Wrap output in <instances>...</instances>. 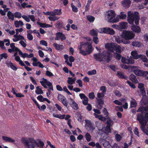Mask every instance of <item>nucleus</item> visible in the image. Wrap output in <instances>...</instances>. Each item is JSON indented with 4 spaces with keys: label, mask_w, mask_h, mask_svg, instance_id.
Instances as JSON below:
<instances>
[{
    "label": "nucleus",
    "mask_w": 148,
    "mask_h": 148,
    "mask_svg": "<svg viewBox=\"0 0 148 148\" xmlns=\"http://www.w3.org/2000/svg\"><path fill=\"white\" fill-rule=\"evenodd\" d=\"M14 24L16 27H18L20 26H22L24 25L23 22L21 20L15 21Z\"/></svg>",
    "instance_id": "nucleus-34"
},
{
    "label": "nucleus",
    "mask_w": 148,
    "mask_h": 148,
    "mask_svg": "<svg viewBox=\"0 0 148 148\" xmlns=\"http://www.w3.org/2000/svg\"><path fill=\"white\" fill-rule=\"evenodd\" d=\"M8 10V8H7L6 9H4V10H3L2 9H1L0 10V13L2 16L5 15V13Z\"/></svg>",
    "instance_id": "nucleus-51"
},
{
    "label": "nucleus",
    "mask_w": 148,
    "mask_h": 148,
    "mask_svg": "<svg viewBox=\"0 0 148 148\" xmlns=\"http://www.w3.org/2000/svg\"><path fill=\"white\" fill-rule=\"evenodd\" d=\"M2 138L3 140L5 142L10 143L13 144L15 143V140L11 137L3 136Z\"/></svg>",
    "instance_id": "nucleus-16"
},
{
    "label": "nucleus",
    "mask_w": 148,
    "mask_h": 148,
    "mask_svg": "<svg viewBox=\"0 0 148 148\" xmlns=\"http://www.w3.org/2000/svg\"><path fill=\"white\" fill-rule=\"evenodd\" d=\"M15 17L20 18L22 17L21 14V13L19 12H16L14 14Z\"/></svg>",
    "instance_id": "nucleus-53"
},
{
    "label": "nucleus",
    "mask_w": 148,
    "mask_h": 148,
    "mask_svg": "<svg viewBox=\"0 0 148 148\" xmlns=\"http://www.w3.org/2000/svg\"><path fill=\"white\" fill-rule=\"evenodd\" d=\"M115 45H116V43H107L105 45V47L106 49L113 52Z\"/></svg>",
    "instance_id": "nucleus-12"
},
{
    "label": "nucleus",
    "mask_w": 148,
    "mask_h": 148,
    "mask_svg": "<svg viewBox=\"0 0 148 148\" xmlns=\"http://www.w3.org/2000/svg\"><path fill=\"white\" fill-rule=\"evenodd\" d=\"M140 58L144 62H147L148 61V59L146 56L144 55H141V56Z\"/></svg>",
    "instance_id": "nucleus-54"
},
{
    "label": "nucleus",
    "mask_w": 148,
    "mask_h": 148,
    "mask_svg": "<svg viewBox=\"0 0 148 148\" xmlns=\"http://www.w3.org/2000/svg\"><path fill=\"white\" fill-rule=\"evenodd\" d=\"M79 96L80 98L82 99V103L84 105H86L88 102V98L83 93H80Z\"/></svg>",
    "instance_id": "nucleus-15"
},
{
    "label": "nucleus",
    "mask_w": 148,
    "mask_h": 148,
    "mask_svg": "<svg viewBox=\"0 0 148 148\" xmlns=\"http://www.w3.org/2000/svg\"><path fill=\"white\" fill-rule=\"evenodd\" d=\"M106 117L107 120V124L110 126H112L114 123V121L109 117L108 115L106 116Z\"/></svg>",
    "instance_id": "nucleus-35"
},
{
    "label": "nucleus",
    "mask_w": 148,
    "mask_h": 148,
    "mask_svg": "<svg viewBox=\"0 0 148 148\" xmlns=\"http://www.w3.org/2000/svg\"><path fill=\"white\" fill-rule=\"evenodd\" d=\"M18 52L19 55H20L21 57L23 58H27V53H23L20 50H19Z\"/></svg>",
    "instance_id": "nucleus-47"
},
{
    "label": "nucleus",
    "mask_w": 148,
    "mask_h": 148,
    "mask_svg": "<svg viewBox=\"0 0 148 148\" xmlns=\"http://www.w3.org/2000/svg\"><path fill=\"white\" fill-rule=\"evenodd\" d=\"M21 142L26 148H35L36 147V142L35 140L31 138H23Z\"/></svg>",
    "instance_id": "nucleus-6"
},
{
    "label": "nucleus",
    "mask_w": 148,
    "mask_h": 148,
    "mask_svg": "<svg viewBox=\"0 0 148 148\" xmlns=\"http://www.w3.org/2000/svg\"><path fill=\"white\" fill-rule=\"evenodd\" d=\"M130 0H124L122 2L121 4L123 7L127 8L130 6Z\"/></svg>",
    "instance_id": "nucleus-25"
},
{
    "label": "nucleus",
    "mask_w": 148,
    "mask_h": 148,
    "mask_svg": "<svg viewBox=\"0 0 148 148\" xmlns=\"http://www.w3.org/2000/svg\"><path fill=\"white\" fill-rule=\"evenodd\" d=\"M94 57L96 60L100 62L103 60L108 62L111 60L110 54L109 52L105 51L103 52L102 54L100 53L94 54Z\"/></svg>",
    "instance_id": "nucleus-3"
},
{
    "label": "nucleus",
    "mask_w": 148,
    "mask_h": 148,
    "mask_svg": "<svg viewBox=\"0 0 148 148\" xmlns=\"http://www.w3.org/2000/svg\"><path fill=\"white\" fill-rule=\"evenodd\" d=\"M85 121L86 123L85 127L86 129L89 132H92L95 130V127L94 124L91 123L90 120H85Z\"/></svg>",
    "instance_id": "nucleus-10"
},
{
    "label": "nucleus",
    "mask_w": 148,
    "mask_h": 148,
    "mask_svg": "<svg viewBox=\"0 0 148 148\" xmlns=\"http://www.w3.org/2000/svg\"><path fill=\"white\" fill-rule=\"evenodd\" d=\"M53 45L56 49L58 50H61L64 48V47L62 45L58 44L56 43H53Z\"/></svg>",
    "instance_id": "nucleus-32"
},
{
    "label": "nucleus",
    "mask_w": 148,
    "mask_h": 148,
    "mask_svg": "<svg viewBox=\"0 0 148 148\" xmlns=\"http://www.w3.org/2000/svg\"><path fill=\"white\" fill-rule=\"evenodd\" d=\"M132 44L133 46L136 47H142L143 46L142 43L137 41L133 42H132Z\"/></svg>",
    "instance_id": "nucleus-33"
},
{
    "label": "nucleus",
    "mask_w": 148,
    "mask_h": 148,
    "mask_svg": "<svg viewBox=\"0 0 148 148\" xmlns=\"http://www.w3.org/2000/svg\"><path fill=\"white\" fill-rule=\"evenodd\" d=\"M108 30V34L111 35H113L114 34L115 31L109 27Z\"/></svg>",
    "instance_id": "nucleus-58"
},
{
    "label": "nucleus",
    "mask_w": 148,
    "mask_h": 148,
    "mask_svg": "<svg viewBox=\"0 0 148 148\" xmlns=\"http://www.w3.org/2000/svg\"><path fill=\"white\" fill-rule=\"evenodd\" d=\"M117 75L120 78H123L126 79H127V77L122 72H121L118 71L117 72Z\"/></svg>",
    "instance_id": "nucleus-40"
},
{
    "label": "nucleus",
    "mask_w": 148,
    "mask_h": 148,
    "mask_svg": "<svg viewBox=\"0 0 148 148\" xmlns=\"http://www.w3.org/2000/svg\"><path fill=\"white\" fill-rule=\"evenodd\" d=\"M36 93L38 94H42L43 93L42 90L39 86H37L36 87V90H35Z\"/></svg>",
    "instance_id": "nucleus-39"
},
{
    "label": "nucleus",
    "mask_w": 148,
    "mask_h": 148,
    "mask_svg": "<svg viewBox=\"0 0 148 148\" xmlns=\"http://www.w3.org/2000/svg\"><path fill=\"white\" fill-rule=\"evenodd\" d=\"M87 73L88 75H95L96 73V71L95 70L89 71Z\"/></svg>",
    "instance_id": "nucleus-55"
},
{
    "label": "nucleus",
    "mask_w": 148,
    "mask_h": 148,
    "mask_svg": "<svg viewBox=\"0 0 148 148\" xmlns=\"http://www.w3.org/2000/svg\"><path fill=\"white\" fill-rule=\"evenodd\" d=\"M58 99L66 107L68 105V103L66 97L61 94H59L57 97Z\"/></svg>",
    "instance_id": "nucleus-11"
},
{
    "label": "nucleus",
    "mask_w": 148,
    "mask_h": 148,
    "mask_svg": "<svg viewBox=\"0 0 148 148\" xmlns=\"http://www.w3.org/2000/svg\"><path fill=\"white\" fill-rule=\"evenodd\" d=\"M51 15L52 16H55L56 15H60L61 13V10H55L51 12Z\"/></svg>",
    "instance_id": "nucleus-31"
},
{
    "label": "nucleus",
    "mask_w": 148,
    "mask_h": 148,
    "mask_svg": "<svg viewBox=\"0 0 148 148\" xmlns=\"http://www.w3.org/2000/svg\"><path fill=\"white\" fill-rule=\"evenodd\" d=\"M10 47L13 50V51H19V50H20L17 47L15 46V43H12L10 44Z\"/></svg>",
    "instance_id": "nucleus-46"
},
{
    "label": "nucleus",
    "mask_w": 148,
    "mask_h": 148,
    "mask_svg": "<svg viewBox=\"0 0 148 148\" xmlns=\"http://www.w3.org/2000/svg\"><path fill=\"white\" fill-rule=\"evenodd\" d=\"M78 48L79 53L84 56L90 53L93 50L92 44L87 42H80Z\"/></svg>",
    "instance_id": "nucleus-2"
},
{
    "label": "nucleus",
    "mask_w": 148,
    "mask_h": 148,
    "mask_svg": "<svg viewBox=\"0 0 148 148\" xmlns=\"http://www.w3.org/2000/svg\"><path fill=\"white\" fill-rule=\"evenodd\" d=\"M48 18L49 20L51 21H54L58 20L59 18V17H57L55 16H50L48 17Z\"/></svg>",
    "instance_id": "nucleus-48"
},
{
    "label": "nucleus",
    "mask_w": 148,
    "mask_h": 148,
    "mask_svg": "<svg viewBox=\"0 0 148 148\" xmlns=\"http://www.w3.org/2000/svg\"><path fill=\"white\" fill-rule=\"evenodd\" d=\"M124 49L125 48L124 47H121L116 44V45H115L114 47V51H115L116 52L121 53V52L123 51Z\"/></svg>",
    "instance_id": "nucleus-24"
},
{
    "label": "nucleus",
    "mask_w": 148,
    "mask_h": 148,
    "mask_svg": "<svg viewBox=\"0 0 148 148\" xmlns=\"http://www.w3.org/2000/svg\"><path fill=\"white\" fill-rule=\"evenodd\" d=\"M53 116L54 117L56 118H58L60 119H64V117L65 116V115H61L60 114H53Z\"/></svg>",
    "instance_id": "nucleus-41"
},
{
    "label": "nucleus",
    "mask_w": 148,
    "mask_h": 148,
    "mask_svg": "<svg viewBox=\"0 0 148 148\" xmlns=\"http://www.w3.org/2000/svg\"><path fill=\"white\" fill-rule=\"evenodd\" d=\"M69 103L71 106L75 110H77L78 109V106L76 103L71 98H69Z\"/></svg>",
    "instance_id": "nucleus-14"
},
{
    "label": "nucleus",
    "mask_w": 148,
    "mask_h": 148,
    "mask_svg": "<svg viewBox=\"0 0 148 148\" xmlns=\"http://www.w3.org/2000/svg\"><path fill=\"white\" fill-rule=\"evenodd\" d=\"M128 60V63L127 64H133L134 63V60L132 58H129L127 59Z\"/></svg>",
    "instance_id": "nucleus-63"
},
{
    "label": "nucleus",
    "mask_w": 148,
    "mask_h": 148,
    "mask_svg": "<svg viewBox=\"0 0 148 148\" xmlns=\"http://www.w3.org/2000/svg\"><path fill=\"white\" fill-rule=\"evenodd\" d=\"M148 111V106L144 107H140L137 110V112H140L142 113H144L145 112Z\"/></svg>",
    "instance_id": "nucleus-30"
},
{
    "label": "nucleus",
    "mask_w": 148,
    "mask_h": 148,
    "mask_svg": "<svg viewBox=\"0 0 148 148\" xmlns=\"http://www.w3.org/2000/svg\"><path fill=\"white\" fill-rule=\"evenodd\" d=\"M113 102L118 105H121L122 104V103L120 101V100H114L113 101Z\"/></svg>",
    "instance_id": "nucleus-57"
},
{
    "label": "nucleus",
    "mask_w": 148,
    "mask_h": 148,
    "mask_svg": "<svg viewBox=\"0 0 148 148\" xmlns=\"http://www.w3.org/2000/svg\"><path fill=\"white\" fill-rule=\"evenodd\" d=\"M129 79L134 83L137 84L138 82L136 77L133 74L130 75L129 76Z\"/></svg>",
    "instance_id": "nucleus-28"
},
{
    "label": "nucleus",
    "mask_w": 148,
    "mask_h": 148,
    "mask_svg": "<svg viewBox=\"0 0 148 148\" xmlns=\"http://www.w3.org/2000/svg\"><path fill=\"white\" fill-rule=\"evenodd\" d=\"M85 137L87 141L89 142L91 140V136L89 133L87 132L86 133Z\"/></svg>",
    "instance_id": "nucleus-44"
},
{
    "label": "nucleus",
    "mask_w": 148,
    "mask_h": 148,
    "mask_svg": "<svg viewBox=\"0 0 148 148\" xmlns=\"http://www.w3.org/2000/svg\"><path fill=\"white\" fill-rule=\"evenodd\" d=\"M64 59H65V62L67 63V65H68L69 66L71 67L72 66V64L71 63H69V61L68 60L69 56H68L67 55H64Z\"/></svg>",
    "instance_id": "nucleus-45"
},
{
    "label": "nucleus",
    "mask_w": 148,
    "mask_h": 148,
    "mask_svg": "<svg viewBox=\"0 0 148 148\" xmlns=\"http://www.w3.org/2000/svg\"><path fill=\"white\" fill-rule=\"evenodd\" d=\"M119 30L127 29L128 27L127 22H121L119 23Z\"/></svg>",
    "instance_id": "nucleus-22"
},
{
    "label": "nucleus",
    "mask_w": 148,
    "mask_h": 148,
    "mask_svg": "<svg viewBox=\"0 0 148 148\" xmlns=\"http://www.w3.org/2000/svg\"><path fill=\"white\" fill-rule=\"evenodd\" d=\"M114 93L116 96L120 97L122 96V94L121 92L117 90H114L113 91Z\"/></svg>",
    "instance_id": "nucleus-43"
},
{
    "label": "nucleus",
    "mask_w": 148,
    "mask_h": 148,
    "mask_svg": "<svg viewBox=\"0 0 148 148\" xmlns=\"http://www.w3.org/2000/svg\"><path fill=\"white\" fill-rule=\"evenodd\" d=\"M40 82L42 85L45 88H47L46 86L47 85L49 87V89L52 91L53 90L52 83L48 81L46 79L42 78L41 79V81H40Z\"/></svg>",
    "instance_id": "nucleus-9"
},
{
    "label": "nucleus",
    "mask_w": 148,
    "mask_h": 148,
    "mask_svg": "<svg viewBox=\"0 0 148 148\" xmlns=\"http://www.w3.org/2000/svg\"><path fill=\"white\" fill-rule=\"evenodd\" d=\"M97 101L99 105H100V106H98L97 108L99 109H101L102 107L101 105L103 104L104 103L103 101L101 99H98Z\"/></svg>",
    "instance_id": "nucleus-49"
},
{
    "label": "nucleus",
    "mask_w": 148,
    "mask_h": 148,
    "mask_svg": "<svg viewBox=\"0 0 148 148\" xmlns=\"http://www.w3.org/2000/svg\"><path fill=\"white\" fill-rule=\"evenodd\" d=\"M63 90L66 92L68 95H72L71 93L69 91L66 86H64L63 87Z\"/></svg>",
    "instance_id": "nucleus-59"
},
{
    "label": "nucleus",
    "mask_w": 148,
    "mask_h": 148,
    "mask_svg": "<svg viewBox=\"0 0 148 148\" xmlns=\"http://www.w3.org/2000/svg\"><path fill=\"white\" fill-rule=\"evenodd\" d=\"M66 37L65 35L62 33L58 32L56 34V40H59L61 39V41H63L66 39Z\"/></svg>",
    "instance_id": "nucleus-17"
},
{
    "label": "nucleus",
    "mask_w": 148,
    "mask_h": 148,
    "mask_svg": "<svg viewBox=\"0 0 148 148\" xmlns=\"http://www.w3.org/2000/svg\"><path fill=\"white\" fill-rule=\"evenodd\" d=\"M7 15L10 19L12 20H14V14L10 11H8L7 14Z\"/></svg>",
    "instance_id": "nucleus-36"
},
{
    "label": "nucleus",
    "mask_w": 148,
    "mask_h": 148,
    "mask_svg": "<svg viewBox=\"0 0 148 148\" xmlns=\"http://www.w3.org/2000/svg\"><path fill=\"white\" fill-rule=\"evenodd\" d=\"M131 99L132 100L130 102V107L132 108L136 107L137 105V103L136 101L132 98Z\"/></svg>",
    "instance_id": "nucleus-37"
},
{
    "label": "nucleus",
    "mask_w": 148,
    "mask_h": 148,
    "mask_svg": "<svg viewBox=\"0 0 148 148\" xmlns=\"http://www.w3.org/2000/svg\"><path fill=\"white\" fill-rule=\"evenodd\" d=\"M6 64L8 67L11 68L14 71H16L17 69V67L11 62L10 60H7L6 61Z\"/></svg>",
    "instance_id": "nucleus-18"
},
{
    "label": "nucleus",
    "mask_w": 148,
    "mask_h": 148,
    "mask_svg": "<svg viewBox=\"0 0 148 148\" xmlns=\"http://www.w3.org/2000/svg\"><path fill=\"white\" fill-rule=\"evenodd\" d=\"M99 141L100 143H101L103 147L106 148H109L110 146V144L109 142L101 138L99 139Z\"/></svg>",
    "instance_id": "nucleus-20"
},
{
    "label": "nucleus",
    "mask_w": 148,
    "mask_h": 148,
    "mask_svg": "<svg viewBox=\"0 0 148 148\" xmlns=\"http://www.w3.org/2000/svg\"><path fill=\"white\" fill-rule=\"evenodd\" d=\"M116 17H118L119 21V18L122 19H125L127 17V15L123 12H121L120 15H117Z\"/></svg>",
    "instance_id": "nucleus-29"
},
{
    "label": "nucleus",
    "mask_w": 148,
    "mask_h": 148,
    "mask_svg": "<svg viewBox=\"0 0 148 148\" xmlns=\"http://www.w3.org/2000/svg\"><path fill=\"white\" fill-rule=\"evenodd\" d=\"M130 67L131 71L133 72L137 76L145 77L148 75L147 71H144L138 69L139 67L137 66H130Z\"/></svg>",
    "instance_id": "nucleus-7"
},
{
    "label": "nucleus",
    "mask_w": 148,
    "mask_h": 148,
    "mask_svg": "<svg viewBox=\"0 0 148 148\" xmlns=\"http://www.w3.org/2000/svg\"><path fill=\"white\" fill-rule=\"evenodd\" d=\"M87 18L88 20L90 22H93L95 20L94 17L90 16H87Z\"/></svg>",
    "instance_id": "nucleus-61"
},
{
    "label": "nucleus",
    "mask_w": 148,
    "mask_h": 148,
    "mask_svg": "<svg viewBox=\"0 0 148 148\" xmlns=\"http://www.w3.org/2000/svg\"><path fill=\"white\" fill-rule=\"evenodd\" d=\"M88 97L90 99H93L95 97V95L93 92H92L89 94Z\"/></svg>",
    "instance_id": "nucleus-64"
},
{
    "label": "nucleus",
    "mask_w": 148,
    "mask_h": 148,
    "mask_svg": "<svg viewBox=\"0 0 148 148\" xmlns=\"http://www.w3.org/2000/svg\"><path fill=\"white\" fill-rule=\"evenodd\" d=\"M76 118L77 120L80 122H82V117L80 114H77Z\"/></svg>",
    "instance_id": "nucleus-60"
},
{
    "label": "nucleus",
    "mask_w": 148,
    "mask_h": 148,
    "mask_svg": "<svg viewBox=\"0 0 148 148\" xmlns=\"http://www.w3.org/2000/svg\"><path fill=\"white\" fill-rule=\"evenodd\" d=\"M142 95L143 96V97L141 102V104L143 105H145L148 103V97L145 94Z\"/></svg>",
    "instance_id": "nucleus-26"
},
{
    "label": "nucleus",
    "mask_w": 148,
    "mask_h": 148,
    "mask_svg": "<svg viewBox=\"0 0 148 148\" xmlns=\"http://www.w3.org/2000/svg\"><path fill=\"white\" fill-rule=\"evenodd\" d=\"M114 37L115 38L116 41L118 43L122 42L124 44H129L130 42V41L129 40H125L124 39L121 40L120 37L118 36H114Z\"/></svg>",
    "instance_id": "nucleus-13"
},
{
    "label": "nucleus",
    "mask_w": 148,
    "mask_h": 148,
    "mask_svg": "<svg viewBox=\"0 0 148 148\" xmlns=\"http://www.w3.org/2000/svg\"><path fill=\"white\" fill-rule=\"evenodd\" d=\"M138 87L140 89V92L141 94L138 93L139 95H144L145 94L146 92L144 88V84L142 83H139L138 84Z\"/></svg>",
    "instance_id": "nucleus-19"
},
{
    "label": "nucleus",
    "mask_w": 148,
    "mask_h": 148,
    "mask_svg": "<svg viewBox=\"0 0 148 148\" xmlns=\"http://www.w3.org/2000/svg\"><path fill=\"white\" fill-rule=\"evenodd\" d=\"M135 36V34L132 31L125 30L123 31L121 35V38L125 40H129L133 38Z\"/></svg>",
    "instance_id": "nucleus-8"
},
{
    "label": "nucleus",
    "mask_w": 148,
    "mask_h": 148,
    "mask_svg": "<svg viewBox=\"0 0 148 148\" xmlns=\"http://www.w3.org/2000/svg\"><path fill=\"white\" fill-rule=\"evenodd\" d=\"M98 32V30L97 29H93L90 32V34L92 36H97Z\"/></svg>",
    "instance_id": "nucleus-38"
},
{
    "label": "nucleus",
    "mask_w": 148,
    "mask_h": 148,
    "mask_svg": "<svg viewBox=\"0 0 148 148\" xmlns=\"http://www.w3.org/2000/svg\"><path fill=\"white\" fill-rule=\"evenodd\" d=\"M14 38H12L14 42H16L21 40H24V37L20 35L15 34L14 35Z\"/></svg>",
    "instance_id": "nucleus-21"
},
{
    "label": "nucleus",
    "mask_w": 148,
    "mask_h": 148,
    "mask_svg": "<svg viewBox=\"0 0 148 148\" xmlns=\"http://www.w3.org/2000/svg\"><path fill=\"white\" fill-rule=\"evenodd\" d=\"M115 110L116 111H120L123 112V109L122 106H116L115 107Z\"/></svg>",
    "instance_id": "nucleus-56"
},
{
    "label": "nucleus",
    "mask_w": 148,
    "mask_h": 148,
    "mask_svg": "<svg viewBox=\"0 0 148 148\" xmlns=\"http://www.w3.org/2000/svg\"><path fill=\"white\" fill-rule=\"evenodd\" d=\"M31 99L35 103L36 105L37 106L38 108L39 109H40V105L37 101L33 97H31Z\"/></svg>",
    "instance_id": "nucleus-52"
},
{
    "label": "nucleus",
    "mask_w": 148,
    "mask_h": 148,
    "mask_svg": "<svg viewBox=\"0 0 148 148\" xmlns=\"http://www.w3.org/2000/svg\"><path fill=\"white\" fill-rule=\"evenodd\" d=\"M131 55L135 59H137L140 58L141 56V54L138 55V51L136 50L132 51L131 53Z\"/></svg>",
    "instance_id": "nucleus-23"
},
{
    "label": "nucleus",
    "mask_w": 148,
    "mask_h": 148,
    "mask_svg": "<svg viewBox=\"0 0 148 148\" xmlns=\"http://www.w3.org/2000/svg\"><path fill=\"white\" fill-rule=\"evenodd\" d=\"M37 24L40 25V27L43 28H47L52 27V25H49L46 23H42L40 22H38L37 23Z\"/></svg>",
    "instance_id": "nucleus-27"
},
{
    "label": "nucleus",
    "mask_w": 148,
    "mask_h": 148,
    "mask_svg": "<svg viewBox=\"0 0 148 148\" xmlns=\"http://www.w3.org/2000/svg\"><path fill=\"white\" fill-rule=\"evenodd\" d=\"M137 119L141 124L140 127L141 130L146 135V137L147 139H148V131L145 128V126L147 124V121L144 120L143 116L141 114H138Z\"/></svg>",
    "instance_id": "nucleus-5"
},
{
    "label": "nucleus",
    "mask_w": 148,
    "mask_h": 148,
    "mask_svg": "<svg viewBox=\"0 0 148 148\" xmlns=\"http://www.w3.org/2000/svg\"><path fill=\"white\" fill-rule=\"evenodd\" d=\"M67 82L69 84L71 85L75 83V82L73 80V78L71 77H69L68 78Z\"/></svg>",
    "instance_id": "nucleus-50"
},
{
    "label": "nucleus",
    "mask_w": 148,
    "mask_h": 148,
    "mask_svg": "<svg viewBox=\"0 0 148 148\" xmlns=\"http://www.w3.org/2000/svg\"><path fill=\"white\" fill-rule=\"evenodd\" d=\"M44 145V143L41 141H39L38 143L36 142V147L43 148Z\"/></svg>",
    "instance_id": "nucleus-42"
},
{
    "label": "nucleus",
    "mask_w": 148,
    "mask_h": 148,
    "mask_svg": "<svg viewBox=\"0 0 148 148\" xmlns=\"http://www.w3.org/2000/svg\"><path fill=\"white\" fill-rule=\"evenodd\" d=\"M116 14L114 11L111 10L107 11L105 14V19L108 22L115 23L119 22L118 17H115Z\"/></svg>",
    "instance_id": "nucleus-4"
},
{
    "label": "nucleus",
    "mask_w": 148,
    "mask_h": 148,
    "mask_svg": "<svg viewBox=\"0 0 148 148\" xmlns=\"http://www.w3.org/2000/svg\"><path fill=\"white\" fill-rule=\"evenodd\" d=\"M140 17L139 13L137 12H133L131 11H129L127 13V21L131 25V29L136 33H139L141 32L140 27L138 26L134 25V22L136 25L139 24Z\"/></svg>",
    "instance_id": "nucleus-1"
},
{
    "label": "nucleus",
    "mask_w": 148,
    "mask_h": 148,
    "mask_svg": "<svg viewBox=\"0 0 148 148\" xmlns=\"http://www.w3.org/2000/svg\"><path fill=\"white\" fill-rule=\"evenodd\" d=\"M22 17L27 22H29L30 21V19L28 16V17L26 15H23L22 16Z\"/></svg>",
    "instance_id": "nucleus-62"
}]
</instances>
